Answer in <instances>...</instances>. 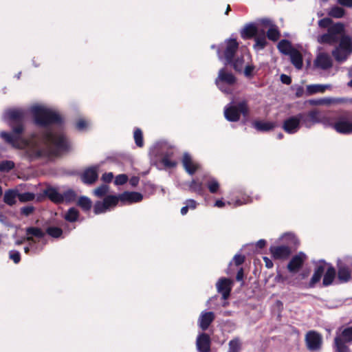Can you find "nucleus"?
<instances>
[{"label":"nucleus","mask_w":352,"mask_h":352,"mask_svg":"<svg viewBox=\"0 0 352 352\" xmlns=\"http://www.w3.org/2000/svg\"><path fill=\"white\" fill-rule=\"evenodd\" d=\"M26 112L23 109H10L5 111L3 119L12 127V133L1 131L0 136L14 148L24 151L25 156L34 160L49 156L58 151L69 149L70 144L65 135L60 131L46 129L39 134H33L30 140L21 136L23 131L22 121Z\"/></svg>","instance_id":"1"},{"label":"nucleus","mask_w":352,"mask_h":352,"mask_svg":"<svg viewBox=\"0 0 352 352\" xmlns=\"http://www.w3.org/2000/svg\"><path fill=\"white\" fill-rule=\"evenodd\" d=\"M318 25L328 29L327 32L318 36L317 41L320 44L334 45L340 41L332 54L337 61H345L352 53V38L344 34V25L342 23H332L331 19L324 18L318 21Z\"/></svg>","instance_id":"2"},{"label":"nucleus","mask_w":352,"mask_h":352,"mask_svg":"<svg viewBox=\"0 0 352 352\" xmlns=\"http://www.w3.org/2000/svg\"><path fill=\"white\" fill-rule=\"evenodd\" d=\"M143 196L138 192H124L119 195H108L103 201L96 202L94 212L96 214L104 213L114 208L119 201L122 203H135L142 201Z\"/></svg>","instance_id":"3"},{"label":"nucleus","mask_w":352,"mask_h":352,"mask_svg":"<svg viewBox=\"0 0 352 352\" xmlns=\"http://www.w3.org/2000/svg\"><path fill=\"white\" fill-rule=\"evenodd\" d=\"M36 124L47 127L52 124H59L62 122L60 114L54 109L43 104H35L30 107Z\"/></svg>","instance_id":"4"},{"label":"nucleus","mask_w":352,"mask_h":352,"mask_svg":"<svg viewBox=\"0 0 352 352\" xmlns=\"http://www.w3.org/2000/svg\"><path fill=\"white\" fill-rule=\"evenodd\" d=\"M241 113L244 116L248 114V107L245 101L240 102L238 105L231 102L224 109L225 118L230 122L238 121Z\"/></svg>","instance_id":"5"},{"label":"nucleus","mask_w":352,"mask_h":352,"mask_svg":"<svg viewBox=\"0 0 352 352\" xmlns=\"http://www.w3.org/2000/svg\"><path fill=\"white\" fill-rule=\"evenodd\" d=\"M236 78L234 75L225 69L219 70L215 83L218 88L225 94L232 92L231 87L235 83Z\"/></svg>","instance_id":"6"},{"label":"nucleus","mask_w":352,"mask_h":352,"mask_svg":"<svg viewBox=\"0 0 352 352\" xmlns=\"http://www.w3.org/2000/svg\"><path fill=\"white\" fill-rule=\"evenodd\" d=\"M250 60L249 54H246L240 58H237L234 61L232 60L231 63H232L233 67L236 71L243 72L246 77H251L253 74L254 67L250 63Z\"/></svg>","instance_id":"7"},{"label":"nucleus","mask_w":352,"mask_h":352,"mask_svg":"<svg viewBox=\"0 0 352 352\" xmlns=\"http://www.w3.org/2000/svg\"><path fill=\"white\" fill-rule=\"evenodd\" d=\"M335 131L340 134L352 133V118L349 113L336 117Z\"/></svg>","instance_id":"8"},{"label":"nucleus","mask_w":352,"mask_h":352,"mask_svg":"<svg viewBox=\"0 0 352 352\" xmlns=\"http://www.w3.org/2000/svg\"><path fill=\"white\" fill-rule=\"evenodd\" d=\"M306 346L311 351H319L322 344V336L315 331H308L305 338Z\"/></svg>","instance_id":"9"},{"label":"nucleus","mask_w":352,"mask_h":352,"mask_svg":"<svg viewBox=\"0 0 352 352\" xmlns=\"http://www.w3.org/2000/svg\"><path fill=\"white\" fill-rule=\"evenodd\" d=\"M333 65V59L331 56L326 52H319L314 61V66L319 69L327 70Z\"/></svg>","instance_id":"10"},{"label":"nucleus","mask_w":352,"mask_h":352,"mask_svg":"<svg viewBox=\"0 0 352 352\" xmlns=\"http://www.w3.org/2000/svg\"><path fill=\"white\" fill-rule=\"evenodd\" d=\"M320 113L317 110L299 113L301 124L306 128H311L315 124L320 123Z\"/></svg>","instance_id":"11"},{"label":"nucleus","mask_w":352,"mask_h":352,"mask_svg":"<svg viewBox=\"0 0 352 352\" xmlns=\"http://www.w3.org/2000/svg\"><path fill=\"white\" fill-rule=\"evenodd\" d=\"M223 58L225 64L228 65L232 63L233 56L239 47V44L235 39H228L224 43Z\"/></svg>","instance_id":"12"},{"label":"nucleus","mask_w":352,"mask_h":352,"mask_svg":"<svg viewBox=\"0 0 352 352\" xmlns=\"http://www.w3.org/2000/svg\"><path fill=\"white\" fill-rule=\"evenodd\" d=\"M301 125V120L298 113L286 119L283 122V128L287 133L293 134L300 129Z\"/></svg>","instance_id":"13"},{"label":"nucleus","mask_w":352,"mask_h":352,"mask_svg":"<svg viewBox=\"0 0 352 352\" xmlns=\"http://www.w3.org/2000/svg\"><path fill=\"white\" fill-rule=\"evenodd\" d=\"M100 165H95L86 168L81 175V179L85 184L94 183L98 177Z\"/></svg>","instance_id":"14"},{"label":"nucleus","mask_w":352,"mask_h":352,"mask_svg":"<svg viewBox=\"0 0 352 352\" xmlns=\"http://www.w3.org/2000/svg\"><path fill=\"white\" fill-rule=\"evenodd\" d=\"M45 236L43 231L35 227H29L26 229V236L24 239H26L29 242L30 245H32L38 241Z\"/></svg>","instance_id":"15"},{"label":"nucleus","mask_w":352,"mask_h":352,"mask_svg":"<svg viewBox=\"0 0 352 352\" xmlns=\"http://www.w3.org/2000/svg\"><path fill=\"white\" fill-rule=\"evenodd\" d=\"M232 282L229 278H220L216 284L219 293L222 294L223 299H227L230 296L232 289Z\"/></svg>","instance_id":"16"},{"label":"nucleus","mask_w":352,"mask_h":352,"mask_svg":"<svg viewBox=\"0 0 352 352\" xmlns=\"http://www.w3.org/2000/svg\"><path fill=\"white\" fill-rule=\"evenodd\" d=\"M182 164L186 171L190 175L194 174L199 168V164L188 153H184Z\"/></svg>","instance_id":"17"},{"label":"nucleus","mask_w":352,"mask_h":352,"mask_svg":"<svg viewBox=\"0 0 352 352\" xmlns=\"http://www.w3.org/2000/svg\"><path fill=\"white\" fill-rule=\"evenodd\" d=\"M306 255L300 252L298 254L292 257L291 261L287 265V269L290 272H296L302 265L304 261L306 260Z\"/></svg>","instance_id":"18"},{"label":"nucleus","mask_w":352,"mask_h":352,"mask_svg":"<svg viewBox=\"0 0 352 352\" xmlns=\"http://www.w3.org/2000/svg\"><path fill=\"white\" fill-rule=\"evenodd\" d=\"M197 349L199 352H209L210 350V338L206 333H201L196 341Z\"/></svg>","instance_id":"19"},{"label":"nucleus","mask_w":352,"mask_h":352,"mask_svg":"<svg viewBox=\"0 0 352 352\" xmlns=\"http://www.w3.org/2000/svg\"><path fill=\"white\" fill-rule=\"evenodd\" d=\"M270 252L276 259H284L291 254V250L288 246H272L270 248Z\"/></svg>","instance_id":"20"},{"label":"nucleus","mask_w":352,"mask_h":352,"mask_svg":"<svg viewBox=\"0 0 352 352\" xmlns=\"http://www.w3.org/2000/svg\"><path fill=\"white\" fill-rule=\"evenodd\" d=\"M214 319V314L212 311H202L198 320L199 327L204 331L206 330Z\"/></svg>","instance_id":"21"},{"label":"nucleus","mask_w":352,"mask_h":352,"mask_svg":"<svg viewBox=\"0 0 352 352\" xmlns=\"http://www.w3.org/2000/svg\"><path fill=\"white\" fill-rule=\"evenodd\" d=\"M327 266V263L324 262L318 264L316 266L314 273L309 283V287H314L315 285L320 280L322 276L324 273Z\"/></svg>","instance_id":"22"},{"label":"nucleus","mask_w":352,"mask_h":352,"mask_svg":"<svg viewBox=\"0 0 352 352\" xmlns=\"http://www.w3.org/2000/svg\"><path fill=\"white\" fill-rule=\"evenodd\" d=\"M44 192L45 195L53 202H63L62 193H60L56 188L49 187L45 190Z\"/></svg>","instance_id":"23"},{"label":"nucleus","mask_w":352,"mask_h":352,"mask_svg":"<svg viewBox=\"0 0 352 352\" xmlns=\"http://www.w3.org/2000/svg\"><path fill=\"white\" fill-rule=\"evenodd\" d=\"M324 272L325 273H324L322 284L324 286H328L333 283L335 278L336 270L333 267L327 264V268Z\"/></svg>","instance_id":"24"},{"label":"nucleus","mask_w":352,"mask_h":352,"mask_svg":"<svg viewBox=\"0 0 352 352\" xmlns=\"http://www.w3.org/2000/svg\"><path fill=\"white\" fill-rule=\"evenodd\" d=\"M252 124L253 126L259 131H269L276 126L274 122L265 121H254Z\"/></svg>","instance_id":"25"},{"label":"nucleus","mask_w":352,"mask_h":352,"mask_svg":"<svg viewBox=\"0 0 352 352\" xmlns=\"http://www.w3.org/2000/svg\"><path fill=\"white\" fill-rule=\"evenodd\" d=\"M18 195L17 190H8L4 193L3 201L7 205L13 206L16 204V198Z\"/></svg>","instance_id":"26"},{"label":"nucleus","mask_w":352,"mask_h":352,"mask_svg":"<svg viewBox=\"0 0 352 352\" xmlns=\"http://www.w3.org/2000/svg\"><path fill=\"white\" fill-rule=\"evenodd\" d=\"M257 27L254 23L247 24L241 31V36L243 38H252L257 34Z\"/></svg>","instance_id":"27"},{"label":"nucleus","mask_w":352,"mask_h":352,"mask_svg":"<svg viewBox=\"0 0 352 352\" xmlns=\"http://www.w3.org/2000/svg\"><path fill=\"white\" fill-rule=\"evenodd\" d=\"M290 56L292 64L298 69H300L302 67V56L301 54L296 50L289 54Z\"/></svg>","instance_id":"28"},{"label":"nucleus","mask_w":352,"mask_h":352,"mask_svg":"<svg viewBox=\"0 0 352 352\" xmlns=\"http://www.w3.org/2000/svg\"><path fill=\"white\" fill-rule=\"evenodd\" d=\"M338 276L341 282H346L351 278V272L347 267L339 264Z\"/></svg>","instance_id":"29"},{"label":"nucleus","mask_w":352,"mask_h":352,"mask_svg":"<svg viewBox=\"0 0 352 352\" xmlns=\"http://www.w3.org/2000/svg\"><path fill=\"white\" fill-rule=\"evenodd\" d=\"M336 118H333L329 115L324 114L320 116V123L322 124L325 127H331L335 130Z\"/></svg>","instance_id":"30"},{"label":"nucleus","mask_w":352,"mask_h":352,"mask_svg":"<svg viewBox=\"0 0 352 352\" xmlns=\"http://www.w3.org/2000/svg\"><path fill=\"white\" fill-rule=\"evenodd\" d=\"M343 101L342 98H324L317 100H311V103L313 104H326L329 105L334 103H340Z\"/></svg>","instance_id":"31"},{"label":"nucleus","mask_w":352,"mask_h":352,"mask_svg":"<svg viewBox=\"0 0 352 352\" xmlns=\"http://www.w3.org/2000/svg\"><path fill=\"white\" fill-rule=\"evenodd\" d=\"M278 48L281 53L287 55H289L295 50L292 47L291 43L286 40L280 41L278 44Z\"/></svg>","instance_id":"32"},{"label":"nucleus","mask_w":352,"mask_h":352,"mask_svg":"<svg viewBox=\"0 0 352 352\" xmlns=\"http://www.w3.org/2000/svg\"><path fill=\"white\" fill-rule=\"evenodd\" d=\"M242 342L239 338L231 340L228 344V352H240L241 350Z\"/></svg>","instance_id":"33"},{"label":"nucleus","mask_w":352,"mask_h":352,"mask_svg":"<svg viewBox=\"0 0 352 352\" xmlns=\"http://www.w3.org/2000/svg\"><path fill=\"white\" fill-rule=\"evenodd\" d=\"M254 40L255 44L254 45V48L256 50H263L267 44V40L264 32L262 35L256 36Z\"/></svg>","instance_id":"34"},{"label":"nucleus","mask_w":352,"mask_h":352,"mask_svg":"<svg viewBox=\"0 0 352 352\" xmlns=\"http://www.w3.org/2000/svg\"><path fill=\"white\" fill-rule=\"evenodd\" d=\"M77 204L83 210L88 211L91 208L92 202L89 197H85V196H82L79 198Z\"/></svg>","instance_id":"35"},{"label":"nucleus","mask_w":352,"mask_h":352,"mask_svg":"<svg viewBox=\"0 0 352 352\" xmlns=\"http://www.w3.org/2000/svg\"><path fill=\"white\" fill-rule=\"evenodd\" d=\"M79 216L78 210L75 208H71L68 210L65 215V219L69 222H74L77 221Z\"/></svg>","instance_id":"36"},{"label":"nucleus","mask_w":352,"mask_h":352,"mask_svg":"<svg viewBox=\"0 0 352 352\" xmlns=\"http://www.w3.org/2000/svg\"><path fill=\"white\" fill-rule=\"evenodd\" d=\"M344 13V10L339 6H333L329 11V15L336 19L342 18Z\"/></svg>","instance_id":"37"},{"label":"nucleus","mask_w":352,"mask_h":352,"mask_svg":"<svg viewBox=\"0 0 352 352\" xmlns=\"http://www.w3.org/2000/svg\"><path fill=\"white\" fill-rule=\"evenodd\" d=\"M77 197L76 193L72 189H68L62 193L63 202L70 203L75 201Z\"/></svg>","instance_id":"38"},{"label":"nucleus","mask_w":352,"mask_h":352,"mask_svg":"<svg viewBox=\"0 0 352 352\" xmlns=\"http://www.w3.org/2000/svg\"><path fill=\"white\" fill-rule=\"evenodd\" d=\"M173 153H166L162 158V163L165 167L167 168H173L176 166L177 162L175 161L171 160L170 157H171Z\"/></svg>","instance_id":"39"},{"label":"nucleus","mask_w":352,"mask_h":352,"mask_svg":"<svg viewBox=\"0 0 352 352\" xmlns=\"http://www.w3.org/2000/svg\"><path fill=\"white\" fill-rule=\"evenodd\" d=\"M206 185L211 193H216L220 187L219 183L214 178H210L207 182Z\"/></svg>","instance_id":"40"},{"label":"nucleus","mask_w":352,"mask_h":352,"mask_svg":"<svg viewBox=\"0 0 352 352\" xmlns=\"http://www.w3.org/2000/svg\"><path fill=\"white\" fill-rule=\"evenodd\" d=\"M267 36L269 39L274 41H277L279 38L280 32L275 25L269 28L267 32Z\"/></svg>","instance_id":"41"},{"label":"nucleus","mask_w":352,"mask_h":352,"mask_svg":"<svg viewBox=\"0 0 352 352\" xmlns=\"http://www.w3.org/2000/svg\"><path fill=\"white\" fill-rule=\"evenodd\" d=\"M344 342H345L340 337H336L335 338V345L338 352H347L348 348Z\"/></svg>","instance_id":"42"},{"label":"nucleus","mask_w":352,"mask_h":352,"mask_svg":"<svg viewBox=\"0 0 352 352\" xmlns=\"http://www.w3.org/2000/svg\"><path fill=\"white\" fill-rule=\"evenodd\" d=\"M307 91L312 94L315 93H323L325 91V87L322 85H311L307 87Z\"/></svg>","instance_id":"43"},{"label":"nucleus","mask_w":352,"mask_h":352,"mask_svg":"<svg viewBox=\"0 0 352 352\" xmlns=\"http://www.w3.org/2000/svg\"><path fill=\"white\" fill-rule=\"evenodd\" d=\"M344 342L352 341V326L345 328L340 336Z\"/></svg>","instance_id":"44"},{"label":"nucleus","mask_w":352,"mask_h":352,"mask_svg":"<svg viewBox=\"0 0 352 352\" xmlns=\"http://www.w3.org/2000/svg\"><path fill=\"white\" fill-rule=\"evenodd\" d=\"M135 144L138 146L142 147L144 144L142 132L140 129H136L133 134Z\"/></svg>","instance_id":"45"},{"label":"nucleus","mask_w":352,"mask_h":352,"mask_svg":"<svg viewBox=\"0 0 352 352\" xmlns=\"http://www.w3.org/2000/svg\"><path fill=\"white\" fill-rule=\"evenodd\" d=\"M108 192L109 186L106 184H103L96 188L94 191V193L96 197H102V196L107 195Z\"/></svg>","instance_id":"46"},{"label":"nucleus","mask_w":352,"mask_h":352,"mask_svg":"<svg viewBox=\"0 0 352 352\" xmlns=\"http://www.w3.org/2000/svg\"><path fill=\"white\" fill-rule=\"evenodd\" d=\"M190 190L195 192L198 194H202L203 191V186L201 182H197L195 180H192L190 184Z\"/></svg>","instance_id":"47"},{"label":"nucleus","mask_w":352,"mask_h":352,"mask_svg":"<svg viewBox=\"0 0 352 352\" xmlns=\"http://www.w3.org/2000/svg\"><path fill=\"white\" fill-rule=\"evenodd\" d=\"M14 167V163L12 161L6 160L0 163V171L8 172Z\"/></svg>","instance_id":"48"},{"label":"nucleus","mask_w":352,"mask_h":352,"mask_svg":"<svg viewBox=\"0 0 352 352\" xmlns=\"http://www.w3.org/2000/svg\"><path fill=\"white\" fill-rule=\"evenodd\" d=\"M18 198L21 202H27L33 200L35 195L32 192L19 193Z\"/></svg>","instance_id":"49"},{"label":"nucleus","mask_w":352,"mask_h":352,"mask_svg":"<svg viewBox=\"0 0 352 352\" xmlns=\"http://www.w3.org/2000/svg\"><path fill=\"white\" fill-rule=\"evenodd\" d=\"M47 232L51 236L58 238L61 236L63 230L57 227H49L47 229Z\"/></svg>","instance_id":"50"},{"label":"nucleus","mask_w":352,"mask_h":352,"mask_svg":"<svg viewBox=\"0 0 352 352\" xmlns=\"http://www.w3.org/2000/svg\"><path fill=\"white\" fill-rule=\"evenodd\" d=\"M128 180V177L126 175L120 174L116 177L115 179V184L116 185H122L125 184Z\"/></svg>","instance_id":"51"},{"label":"nucleus","mask_w":352,"mask_h":352,"mask_svg":"<svg viewBox=\"0 0 352 352\" xmlns=\"http://www.w3.org/2000/svg\"><path fill=\"white\" fill-rule=\"evenodd\" d=\"M89 125V122L83 119H80L76 122V128L80 131L86 129Z\"/></svg>","instance_id":"52"},{"label":"nucleus","mask_w":352,"mask_h":352,"mask_svg":"<svg viewBox=\"0 0 352 352\" xmlns=\"http://www.w3.org/2000/svg\"><path fill=\"white\" fill-rule=\"evenodd\" d=\"M10 258L15 263H18L21 260L20 253L16 250H11L9 253Z\"/></svg>","instance_id":"53"},{"label":"nucleus","mask_w":352,"mask_h":352,"mask_svg":"<svg viewBox=\"0 0 352 352\" xmlns=\"http://www.w3.org/2000/svg\"><path fill=\"white\" fill-rule=\"evenodd\" d=\"M34 211V207L32 206H28L23 207L21 209V212L25 216H29Z\"/></svg>","instance_id":"54"},{"label":"nucleus","mask_w":352,"mask_h":352,"mask_svg":"<svg viewBox=\"0 0 352 352\" xmlns=\"http://www.w3.org/2000/svg\"><path fill=\"white\" fill-rule=\"evenodd\" d=\"M259 24L268 27L269 28H271V26L274 25L272 23V21L270 19H262L258 21Z\"/></svg>","instance_id":"55"},{"label":"nucleus","mask_w":352,"mask_h":352,"mask_svg":"<svg viewBox=\"0 0 352 352\" xmlns=\"http://www.w3.org/2000/svg\"><path fill=\"white\" fill-rule=\"evenodd\" d=\"M245 260V257L241 254H236L234 258L233 261L236 265H239L243 263Z\"/></svg>","instance_id":"56"},{"label":"nucleus","mask_w":352,"mask_h":352,"mask_svg":"<svg viewBox=\"0 0 352 352\" xmlns=\"http://www.w3.org/2000/svg\"><path fill=\"white\" fill-rule=\"evenodd\" d=\"M185 204L188 208L190 210L195 209L197 205V203L194 199H188Z\"/></svg>","instance_id":"57"},{"label":"nucleus","mask_w":352,"mask_h":352,"mask_svg":"<svg viewBox=\"0 0 352 352\" xmlns=\"http://www.w3.org/2000/svg\"><path fill=\"white\" fill-rule=\"evenodd\" d=\"M338 3L342 6L352 8V0H338Z\"/></svg>","instance_id":"58"},{"label":"nucleus","mask_w":352,"mask_h":352,"mask_svg":"<svg viewBox=\"0 0 352 352\" xmlns=\"http://www.w3.org/2000/svg\"><path fill=\"white\" fill-rule=\"evenodd\" d=\"M113 178L112 173H107L102 175V179L105 182H110Z\"/></svg>","instance_id":"59"},{"label":"nucleus","mask_w":352,"mask_h":352,"mask_svg":"<svg viewBox=\"0 0 352 352\" xmlns=\"http://www.w3.org/2000/svg\"><path fill=\"white\" fill-rule=\"evenodd\" d=\"M283 239L285 241H291L292 243H296V239L294 234L291 233L285 234L282 236Z\"/></svg>","instance_id":"60"},{"label":"nucleus","mask_w":352,"mask_h":352,"mask_svg":"<svg viewBox=\"0 0 352 352\" xmlns=\"http://www.w3.org/2000/svg\"><path fill=\"white\" fill-rule=\"evenodd\" d=\"M280 80L283 83L286 85H289L292 82L290 77L285 74H282L280 76Z\"/></svg>","instance_id":"61"},{"label":"nucleus","mask_w":352,"mask_h":352,"mask_svg":"<svg viewBox=\"0 0 352 352\" xmlns=\"http://www.w3.org/2000/svg\"><path fill=\"white\" fill-rule=\"evenodd\" d=\"M139 183V177H132L129 180V184L132 186H136Z\"/></svg>","instance_id":"62"},{"label":"nucleus","mask_w":352,"mask_h":352,"mask_svg":"<svg viewBox=\"0 0 352 352\" xmlns=\"http://www.w3.org/2000/svg\"><path fill=\"white\" fill-rule=\"evenodd\" d=\"M263 260L265 261V266L267 268H271L273 267V263L270 258H268L267 257H263Z\"/></svg>","instance_id":"63"},{"label":"nucleus","mask_w":352,"mask_h":352,"mask_svg":"<svg viewBox=\"0 0 352 352\" xmlns=\"http://www.w3.org/2000/svg\"><path fill=\"white\" fill-rule=\"evenodd\" d=\"M243 270L241 269L238 272H237V274H236V279L238 280V281H241L243 280Z\"/></svg>","instance_id":"64"}]
</instances>
